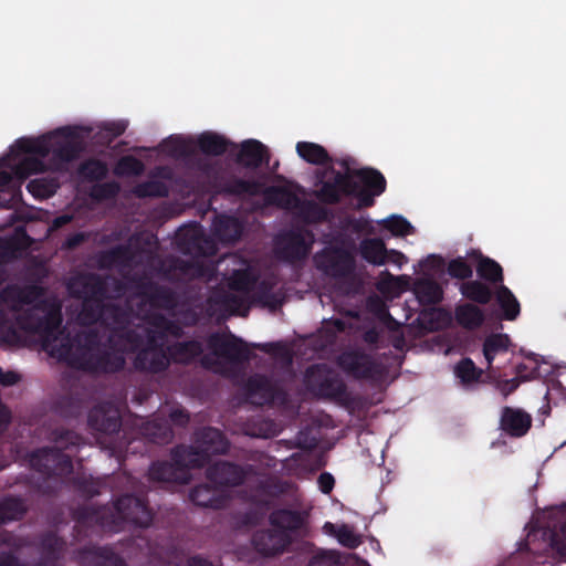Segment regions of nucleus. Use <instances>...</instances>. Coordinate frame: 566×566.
<instances>
[{
	"mask_svg": "<svg viewBox=\"0 0 566 566\" xmlns=\"http://www.w3.org/2000/svg\"><path fill=\"white\" fill-rule=\"evenodd\" d=\"M455 376L463 384H472L479 381L483 375V370L475 366L471 358H462L454 368Z\"/></svg>",
	"mask_w": 566,
	"mask_h": 566,
	"instance_id": "52",
	"label": "nucleus"
},
{
	"mask_svg": "<svg viewBox=\"0 0 566 566\" xmlns=\"http://www.w3.org/2000/svg\"><path fill=\"white\" fill-rule=\"evenodd\" d=\"M384 229L396 237H405L413 233L412 224L402 216L392 214L381 221Z\"/></svg>",
	"mask_w": 566,
	"mask_h": 566,
	"instance_id": "56",
	"label": "nucleus"
},
{
	"mask_svg": "<svg viewBox=\"0 0 566 566\" xmlns=\"http://www.w3.org/2000/svg\"><path fill=\"white\" fill-rule=\"evenodd\" d=\"M296 210L308 223H321L326 221L328 217L327 209L312 200H301V205Z\"/></svg>",
	"mask_w": 566,
	"mask_h": 566,
	"instance_id": "49",
	"label": "nucleus"
},
{
	"mask_svg": "<svg viewBox=\"0 0 566 566\" xmlns=\"http://www.w3.org/2000/svg\"><path fill=\"white\" fill-rule=\"evenodd\" d=\"M158 271L164 279L170 282L200 279L205 273V269L200 263L176 256L161 261Z\"/></svg>",
	"mask_w": 566,
	"mask_h": 566,
	"instance_id": "16",
	"label": "nucleus"
},
{
	"mask_svg": "<svg viewBox=\"0 0 566 566\" xmlns=\"http://www.w3.org/2000/svg\"><path fill=\"white\" fill-rule=\"evenodd\" d=\"M188 251H195L199 255H213L216 248L211 240L203 235L192 234L187 240V248Z\"/></svg>",
	"mask_w": 566,
	"mask_h": 566,
	"instance_id": "59",
	"label": "nucleus"
},
{
	"mask_svg": "<svg viewBox=\"0 0 566 566\" xmlns=\"http://www.w3.org/2000/svg\"><path fill=\"white\" fill-rule=\"evenodd\" d=\"M255 279L249 270H237L230 279L229 286L233 291L249 293L255 285Z\"/></svg>",
	"mask_w": 566,
	"mask_h": 566,
	"instance_id": "55",
	"label": "nucleus"
},
{
	"mask_svg": "<svg viewBox=\"0 0 566 566\" xmlns=\"http://www.w3.org/2000/svg\"><path fill=\"white\" fill-rule=\"evenodd\" d=\"M532 427V416L521 408L505 406L501 410L500 429L512 438L524 437Z\"/></svg>",
	"mask_w": 566,
	"mask_h": 566,
	"instance_id": "21",
	"label": "nucleus"
},
{
	"mask_svg": "<svg viewBox=\"0 0 566 566\" xmlns=\"http://www.w3.org/2000/svg\"><path fill=\"white\" fill-rule=\"evenodd\" d=\"M338 542L348 548H356L360 541L347 525H342L336 534Z\"/></svg>",
	"mask_w": 566,
	"mask_h": 566,
	"instance_id": "64",
	"label": "nucleus"
},
{
	"mask_svg": "<svg viewBox=\"0 0 566 566\" xmlns=\"http://www.w3.org/2000/svg\"><path fill=\"white\" fill-rule=\"evenodd\" d=\"M275 282L272 279H264L260 282L255 280L253 287V297L264 306L276 307L281 304L280 298L274 293Z\"/></svg>",
	"mask_w": 566,
	"mask_h": 566,
	"instance_id": "47",
	"label": "nucleus"
},
{
	"mask_svg": "<svg viewBox=\"0 0 566 566\" xmlns=\"http://www.w3.org/2000/svg\"><path fill=\"white\" fill-rule=\"evenodd\" d=\"M472 255L478 258L476 273L481 280L489 282L496 287L503 284L504 275L500 263L489 256L483 255L479 251H473Z\"/></svg>",
	"mask_w": 566,
	"mask_h": 566,
	"instance_id": "35",
	"label": "nucleus"
},
{
	"mask_svg": "<svg viewBox=\"0 0 566 566\" xmlns=\"http://www.w3.org/2000/svg\"><path fill=\"white\" fill-rule=\"evenodd\" d=\"M140 433L150 442L167 444L174 438V431L167 419L155 418L146 421L140 428Z\"/></svg>",
	"mask_w": 566,
	"mask_h": 566,
	"instance_id": "33",
	"label": "nucleus"
},
{
	"mask_svg": "<svg viewBox=\"0 0 566 566\" xmlns=\"http://www.w3.org/2000/svg\"><path fill=\"white\" fill-rule=\"evenodd\" d=\"M143 169L144 165L139 159L133 156H125L118 160L115 172L117 175H139Z\"/></svg>",
	"mask_w": 566,
	"mask_h": 566,
	"instance_id": "62",
	"label": "nucleus"
},
{
	"mask_svg": "<svg viewBox=\"0 0 566 566\" xmlns=\"http://www.w3.org/2000/svg\"><path fill=\"white\" fill-rule=\"evenodd\" d=\"M413 293L421 305H436L443 298L441 285L430 277L417 279L413 283Z\"/></svg>",
	"mask_w": 566,
	"mask_h": 566,
	"instance_id": "32",
	"label": "nucleus"
},
{
	"mask_svg": "<svg viewBox=\"0 0 566 566\" xmlns=\"http://www.w3.org/2000/svg\"><path fill=\"white\" fill-rule=\"evenodd\" d=\"M296 153L303 160L312 165L321 166L332 163L328 151L316 143L298 142L296 144Z\"/></svg>",
	"mask_w": 566,
	"mask_h": 566,
	"instance_id": "40",
	"label": "nucleus"
},
{
	"mask_svg": "<svg viewBox=\"0 0 566 566\" xmlns=\"http://www.w3.org/2000/svg\"><path fill=\"white\" fill-rule=\"evenodd\" d=\"M454 319L464 329L474 331L484 324L485 314L479 305L467 302L455 306Z\"/></svg>",
	"mask_w": 566,
	"mask_h": 566,
	"instance_id": "30",
	"label": "nucleus"
},
{
	"mask_svg": "<svg viewBox=\"0 0 566 566\" xmlns=\"http://www.w3.org/2000/svg\"><path fill=\"white\" fill-rule=\"evenodd\" d=\"M447 272L452 279L469 281L473 275L472 266L462 256L449 261Z\"/></svg>",
	"mask_w": 566,
	"mask_h": 566,
	"instance_id": "57",
	"label": "nucleus"
},
{
	"mask_svg": "<svg viewBox=\"0 0 566 566\" xmlns=\"http://www.w3.org/2000/svg\"><path fill=\"white\" fill-rule=\"evenodd\" d=\"M171 462L169 461H155L151 463L148 470L149 480L154 482H167L186 484L190 479L189 470L193 469L190 463L185 461H178L174 457V448L170 451Z\"/></svg>",
	"mask_w": 566,
	"mask_h": 566,
	"instance_id": "13",
	"label": "nucleus"
},
{
	"mask_svg": "<svg viewBox=\"0 0 566 566\" xmlns=\"http://www.w3.org/2000/svg\"><path fill=\"white\" fill-rule=\"evenodd\" d=\"M337 365L344 373L357 380L377 381L386 374L384 365L360 348L348 349L339 354Z\"/></svg>",
	"mask_w": 566,
	"mask_h": 566,
	"instance_id": "7",
	"label": "nucleus"
},
{
	"mask_svg": "<svg viewBox=\"0 0 566 566\" xmlns=\"http://www.w3.org/2000/svg\"><path fill=\"white\" fill-rule=\"evenodd\" d=\"M270 160L269 149L256 139L242 142L235 161L244 168L258 169L268 165Z\"/></svg>",
	"mask_w": 566,
	"mask_h": 566,
	"instance_id": "22",
	"label": "nucleus"
},
{
	"mask_svg": "<svg viewBox=\"0 0 566 566\" xmlns=\"http://www.w3.org/2000/svg\"><path fill=\"white\" fill-rule=\"evenodd\" d=\"M20 237L29 239L27 232L21 230L17 235L0 238V264L7 263L15 258L21 249Z\"/></svg>",
	"mask_w": 566,
	"mask_h": 566,
	"instance_id": "51",
	"label": "nucleus"
},
{
	"mask_svg": "<svg viewBox=\"0 0 566 566\" xmlns=\"http://www.w3.org/2000/svg\"><path fill=\"white\" fill-rule=\"evenodd\" d=\"M28 511L25 501L17 496H4L0 500V525L20 521Z\"/></svg>",
	"mask_w": 566,
	"mask_h": 566,
	"instance_id": "41",
	"label": "nucleus"
},
{
	"mask_svg": "<svg viewBox=\"0 0 566 566\" xmlns=\"http://www.w3.org/2000/svg\"><path fill=\"white\" fill-rule=\"evenodd\" d=\"M44 294V287L39 284H8L0 291V301L12 315V318H1L2 343H20V332H23L39 336L51 356L75 369L93 374H115L124 369L126 360L123 353L103 346L96 329H83L73 337H62L61 307L42 300Z\"/></svg>",
	"mask_w": 566,
	"mask_h": 566,
	"instance_id": "1",
	"label": "nucleus"
},
{
	"mask_svg": "<svg viewBox=\"0 0 566 566\" xmlns=\"http://www.w3.org/2000/svg\"><path fill=\"white\" fill-rule=\"evenodd\" d=\"M339 164L346 168V172L353 176V179L359 184L363 190L374 191L376 195H382L386 191L387 181L379 170L365 167L350 171L346 159L339 161Z\"/></svg>",
	"mask_w": 566,
	"mask_h": 566,
	"instance_id": "23",
	"label": "nucleus"
},
{
	"mask_svg": "<svg viewBox=\"0 0 566 566\" xmlns=\"http://www.w3.org/2000/svg\"><path fill=\"white\" fill-rule=\"evenodd\" d=\"M106 296L88 297L82 301L81 310L78 313V321L82 325L91 326L101 323L106 303Z\"/></svg>",
	"mask_w": 566,
	"mask_h": 566,
	"instance_id": "39",
	"label": "nucleus"
},
{
	"mask_svg": "<svg viewBox=\"0 0 566 566\" xmlns=\"http://www.w3.org/2000/svg\"><path fill=\"white\" fill-rule=\"evenodd\" d=\"M133 260V253L129 245L118 244L109 250L103 251L98 255V265L101 269H112L115 265H126Z\"/></svg>",
	"mask_w": 566,
	"mask_h": 566,
	"instance_id": "42",
	"label": "nucleus"
},
{
	"mask_svg": "<svg viewBox=\"0 0 566 566\" xmlns=\"http://www.w3.org/2000/svg\"><path fill=\"white\" fill-rule=\"evenodd\" d=\"M261 193L263 195L266 205L275 206L281 209L292 210L296 209L301 205L298 196L286 187H264L262 184Z\"/></svg>",
	"mask_w": 566,
	"mask_h": 566,
	"instance_id": "28",
	"label": "nucleus"
},
{
	"mask_svg": "<svg viewBox=\"0 0 566 566\" xmlns=\"http://www.w3.org/2000/svg\"><path fill=\"white\" fill-rule=\"evenodd\" d=\"M117 517L127 524L146 528L153 522V513L147 502L133 494H124L114 501Z\"/></svg>",
	"mask_w": 566,
	"mask_h": 566,
	"instance_id": "11",
	"label": "nucleus"
},
{
	"mask_svg": "<svg viewBox=\"0 0 566 566\" xmlns=\"http://www.w3.org/2000/svg\"><path fill=\"white\" fill-rule=\"evenodd\" d=\"M67 290L72 297L82 301L88 297L106 296L107 293L105 281L95 273H82L70 279Z\"/></svg>",
	"mask_w": 566,
	"mask_h": 566,
	"instance_id": "18",
	"label": "nucleus"
},
{
	"mask_svg": "<svg viewBox=\"0 0 566 566\" xmlns=\"http://www.w3.org/2000/svg\"><path fill=\"white\" fill-rule=\"evenodd\" d=\"M193 444H178L174 448V457L178 461H187L190 467H206L212 454H223L229 449V441L221 430L213 427L197 429L192 434Z\"/></svg>",
	"mask_w": 566,
	"mask_h": 566,
	"instance_id": "4",
	"label": "nucleus"
},
{
	"mask_svg": "<svg viewBox=\"0 0 566 566\" xmlns=\"http://www.w3.org/2000/svg\"><path fill=\"white\" fill-rule=\"evenodd\" d=\"M359 253L369 264L376 266L386 264L385 254H387V248L380 238L363 239L359 243Z\"/></svg>",
	"mask_w": 566,
	"mask_h": 566,
	"instance_id": "37",
	"label": "nucleus"
},
{
	"mask_svg": "<svg viewBox=\"0 0 566 566\" xmlns=\"http://www.w3.org/2000/svg\"><path fill=\"white\" fill-rule=\"evenodd\" d=\"M206 476L216 486H238L243 483L245 471L239 464L218 461L207 468Z\"/></svg>",
	"mask_w": 566,
	"mask_h": 566,
	"instance_id": "20",
	"label": "nucleus"
},
{
	"mask_svg": "<svg viewBox=\"0 0 566 566\" xmlns=\"http://www.w3.org/2000/svg\"><path fill=\"white\" fill-rule=\"evenodd\" d=\"M495 300L502 311V318L514 321L521 313V305L512 291L504 284L499 285L494 293Z\"/></svg>",
	"mask_w": 566,
	"mask_h": 566,
	"instance_id": "38",
	"label": "nucleus"
},
{
	"mask_svg": "<svg viewBox=\"0 0 566 566\" xmlns=\"http://www.w3.org/2000/svg\"><path fill=\"white\" fill-rule=\"evenodd\" d=\"M270 524L276 530L287 534L300 531L306 523V514L290 509H277L269 516Z\"/></svg>",
	"mask_w": 566,
	"mask_h": 566,
	"instance_id": "26",
	"label": "nucleus"
},
{
	"mask_svg": "<svg viewBox=\"0 0 566 566\" xmlns=\"http://www.w3.org/2000/svg\"><path fill=\"white\" fill-rule=\"evenodd\" d=\"M460 293L469 303L486 305L494 296L492 289L481 280H469L460 285Z\"/></svg>",
	"mask_w": 566,
	"mask_h": 566,
	"instance_id": "34",
	"label": "nucleus"
},
{
	"mask_svg": "<svg viewBox=\"0 0 566 566\" xmlns=\"http://www.w3.org/2000/svg\"><path fill=\"white\" fill-rule=\"evenodd\" d=\"M189 499L195 505L209 509H222L227 503V497L221 494L217 486L207 483L191 489Z\"/></svg>",
	"mask_w": 566,
	"mask_h": 566,
	"instance_id": "27",
	"label": "nucleus"
},
{
	"mask_svg": "<svg viewBox=\"0 0 566 566\" xmlns=\"http://www.w3.org/2000/svg\"><path fill=\"white\" fill-rule=\"evenodd\" d=\"M207 346L213 356L223 358L234 365L248 363L252 357L248 344L232 333L227 335L217 332L210 334L207 338Z\"/></svg>",
	"mask_w": 566,
	"mask_h": 566,
	"instance_id": "9",
	"label": "nucleus"
},
{
	"mask_svg": "<svg viewBox=\"0 0 566 566\" xmlns=\"http://www.w3.org/2000/svg\"><path fill=\"white\" fill-rule=\"evenodd\" d=\"M54 409L64 418H76L82 413L83 403L78 397L64 395L55 401Z\"/></svg>",
	"mask_w": 566,
	"mask_h": 566,
	"instance_id": "50",
	"label": "nucleus"
},
{
	"mask_svg": "<svg viewBox=\"0 0 566 566\" xmlns=\"http://www.w3.org/2000/svg\"><path fill=\"white\" fill-rule=\"evenodd\" d=\"M331 171L334 175L333 179L322 181L321 188L316 191V198L321 202L337 205L343 197H355L359 208H369L375 205V197L379 195L363 190L349 172L336 171L333 167H331Z\"/></svg>",
	"mask_w": 566,
	"mask_h": 566,
	"instance_id": "5",
	"label": "nucleus"
},
{
	"mask_svg": "<svg viewBox=\"0 0 566 566\" xmlns=\"http://www.w3.org/2000/svg\"><path fill=\"white\" fill-rule=\"evenodd\" d=\"M56 184L46 179H32L27 185L28 191L35 198H49L56 191Z\"/></svg>",
	"mask_w": 566,
	"mask_h": 566,
	"instance_id": "58",
	"label": "nucleus"
},
{
	"mask_svg": "<svg viewBox=\"0 0 566 566\" xmlns=\"http://www.w3.org/2000/svg\"><path fill=\"white\" fill-rule=\"evenodd\" d=\"M160 148L168 156L174 158H187L193 155V142L181 136L172 135L164 139Z\"/></svg>",
	"mask_w": 566,
	"mask_h": 566,
	"instance_id": "43",
	"label": "nucleus"
},
{
	"mask_svg": "<svg viewBox=\"0 0 566 566\" xmlns=\"http://www.w3.org/2000/svg\"><path fill=\"white\" fill-rule=\"evenodd\" d=\"M128 314L124 307L115 303H106L101 324L118 327L126 324Z\"/></svg>",
	"mask_w": 566,
	"mask_h": 566,
	"instance_id": "54",
	"label": "nucleus"
},
{
	"mask_svg": "<svg viewBox=\"0 0 566 566\" xmlns=\"http://www.w3.org/2000/svg\"><path fill=\"white\" fill-rule=\"evenodd\" d=\"M66 542L55 532L49 531L40 537V548L45 559L56 562L61 558Z\"/></svg>",
	"mask_w": 566,
	"mask_h": 566,
	"instance_id": "44",
	"label": "nucleus"
},
{
	"mask_svg": "<svg viewBox=\"0 0 566 566\" xmlns=\"http://www.w3.org/2000/svg\"><path fill=\"white\" fill-rule=\"evenodd\" d=\"M120 191V185L115 181L97 182L91 187L90 197L92 200L102 202L115 199Z\"/></svg>",
	"mask_w": 566,
	"mask_h": 566,
	"instance_id": "53",
	"label": "nucleus"
},
{
	"mask_svg": "<svg viewBox=\"0 0 566 566\" xmlns=\"http://www.w3.org/2000/svg\"><path fill=\"white\" fill-rule=\"evenodd\" d=\"M262 182L259 180H244L235 176L224 179L220 184V192L226 196H251L261 195Z\"/></svg>",
	"mask_w": 566,
	"mask_h": 566,
	"instance_id": "31",
	"label": "nucleus"
},
{
	"mask_svg": "<svg viewBox=\"0 0 566 566\" xmlns=\"http://www.w3.org/2000/svg\"><path fill=\"white\" fill-rule=\"evenodd\" d=\"M307 566H340V560L334 551H319L311 557Z\"/></svg>",
	"mask_w": 566,
	"mask_h": 566,
	"instance_id": "63",
	"label": "nucleus"
},
{
	"mask_svg": "<svg viewBox=\"0 0 566 566\" xmlns=\"http://www.w3.org/2000/svg\"><path fill=\"white\" fill-rule=\"evenodd\" d=\"M133 193L137 198H165L169 195V189L164 181L147 180L136 185Z\"/></svg>",
	"mask_w": 566,
	"mask_h": 566,
	"instance_id": "48",
	"label": "nucleus"
},
{
	"mask_svg": "<svg viewBox=\"0 0 566 566\" xmlns=\"http://www.w3.org/2000/svg\"><path fill=\"white\" fill-rule=\"evenodd\" d=\"M243 232V224L239 218L226 213L217 214L212 222V233L222 243L238 241Z\"/></svg>",
	"mask_w": 566,
	"mask_h": 566,
	"instance_id": "24",
	"label": "nucleus"
},
{
	"mask_svg": "<svg viewBox=\"0 0 566 566\" xmlns=\"http://www.w3.org/2000/svg\"><path fill=\"white\" fill-rule=\"evenodd\" d=\"M154 326L160 329V333H164V337L170 335L175 338H181L185 334L182 326L178 322L169 319L164 315H158L154 318Z\"/></svg>",
	"mask_w": 566,
	"mask_h": 566,
	"instance_id": "60",
	"label": "nucleus"
},
{
	"mask_svg": "<svg viewBox=\"0 0 566 566\" xmlns=\"http://www.w3.org/2000/svg\"><path fill=\"white\" fill-rule=\"evenodd\" d=\"M317 269L334 279H345L355 272L356 262L350 252L345 249H325L315 255Z\"/></svg>",
	"mask_w": 566,
	"mask_h": 566,
	"instance_id": "12",
	"label": "nucleus"
},
{
	"mask_svg": "<svg viewBox=\"0 0 566 566\" xmlns=\"http://www.w3.org/2000/svg\"><path fill=\"white\" fill-rule=\"evenodd\" d=\"M292 543L291 535L286 532L273 530H260L252 536L254 549L263 556H276L282 554Z\"/></svg>",
	"mask_w": 566,
	"mask_h": 566,
	"instance_id": "17",
	"label": "nucleus"
},
{
	"mask_svg": "<svg viewBox=\"0 0 566 566\" xmlns=\"http://www.w3.org/2000/svg\"><path fill=\"white\" fill-rule=\"evenodd\" d=\"M122 337L129 344L130 350L133 352H157L167 353V347L164 346V333L160 331L149 329L146 335V344L142 347L143 338L136 332L129 329L122 334Z\"/></svg>",
	"mask_w": 566,
	"mask_h": 566,
	"instance_id": "29",
	"label": "nucleus"
},
{
	"mask_svg": "<svg viewBox=\"0 0 566 566\" xmlns=\"http://www.w3.org/2000/svg\"><path fill=\"white\" fill-rule=\"evenodd\" d=\"M108 174V167L106 163L90 158L80 164L77 168V175L87 181H101L106 178Z\"/></svg>",
	"mask_w": 566,
	"mask_h": 566,
	"instance_id": "46",
	"label": "nucleus"
},
{
	"mask_svg": "<svg viewBox=\"0 0 566 566\" xmlns=\"http://www.w3.org/2000/svg\"><path fill=\"white\" fill-rule=\"evenodd\" d=\"M169 361L179 365H190L197 358L205 368H211L214 359L210 355H203L202 343L197 339L175 342L167 346Z\"/></svg>",
	"mask_w": 566,
	"mask_h": 566,
	"instance_id": "14",
	"label": "nucleus"
},
{
	"mask_svg": "<svg viewBox=\"0 0 566 566\" xmlns=\"http://www.w3.org/2000/svg\"><path fill=\"white\" fill-rule=\"evenodd\" d=\"M511 339L506 334H492L483 343V355L488 361V368H491L495 356L505 353L509 349Z\"/></svg>",
	"mask_w": 566,
	"mask_h": 566,
	"instance_id": "45",
	"label": "nucleus"
},
{
	"mask_svg": "<svg viewBox=\"0 0 566 566\" xmlns=\"http://www.w3.org/2000/svg\"><path fill=\"white\" fill-rule=\"evenodd\" d=\"M305 385L318 398L331 399L347 407L355 401L344 380L325 364H315L306 369Z\"/></svg>",
	"mask_w": 566,
	"mask_h": 566,
	"instance_id": "6",
	"label": "nucleus"
},
{
	"mask_svg": "<svg viewBox=\"0 0 566 566\" xmlns=\"http://www.w3.org/2000/svg\"><path fill=\"white\" fill-rule=\"evenodd\" d=\"M77 562L81 566H127L126 560L108 545L81 548Z\"/></svg>",
	"mask_w": 566,
	"mask_h": 566,
	"instance_id": "19",
	"label": "nucleus"
},
{
	"mask_svg": "<svg viewBox=\"0 0 566 566\" xmlns=\"http://www.w3.org/2000/svg\"><path fill=\"white\" fill-rule=\"evenodd\" d=\"M88 427L103 434L118 433L122 427L119 409L112 402H102L88 412Z\"/></svg>",
	"mask_w": 566,
	"mask_h": 566,
	"instance_id": "15",
	"label": "nucleus"
},
{
	"mask_svg": "<svg viewBox=\"0 0 566 566\" xmlns=\"http://www.w3.org/2000/svg\"><path fill=\"white\" fill-rule=\"evenodd\" d=\"M247 394L254 396L261 394L263 396H270L272 387L266 377L261 375L252 376L245 384Z\"/></svg>",
	"mask_w": 566,
	"mask_h": 566,
	"instance_id": "61",
	"label": "nucleus"
},
{
	"mask_svg": "<svg viewBox=\"0 0 566 566\" xmlns=\"http://www.w3.org/2000/svg\"><path fill=\"white\" fill-rule=\"evenodd\" d=\"M133 366L139 373L156 375L166 371L170 366V361L168 354L160 350L136 352Z\"/></svg>",
	"mask_w": 566,
	"mask_h": 566,
	"instance_id": "25",
	"label": "nucleus"
},
{
	"mask_svg": "<svg viewBox=\"0 0 566 566\" xmlns=\"http://www.w3.org/2000/svg\"><path fill=\"white\" fill-rule=\"evenodd\" d=\"M314 243L312 231L290 230L275 240V254L279 260L296 263L305 260Z\"/></svg>",
	"mask_w": 566,
	"mask_h": 566,
	"instance_id": "8",
	"label": "nucleus"
},
{
	"mask_svg": "<svg viewBox=\"0 0 566 566\" xmlns=\"http://www.w3.org/2000/svg\"><path fill=\"white\" fill-rule=\"evenodd\" d=\"M135 294L145 300L151 307L159 310H175L178 305L177 293L165 285H160L145 275H135L130 279Z\"/></svg>",
	"mask_w": 566,
	"mask_h": 566,
	"instance_id": "10",
	"label": "nucleus"
},
{
	"mask_svg": "<svg viewBox=\"0 0 566 566\" xmlns=\"http://www.w3.org/2000/svg\"><path fill=\"white\" fill-rule=\"evenodd\" d=\"M52 434L53 441L59 447H44L33 451L30 455V465L48 479H62L73 472L72 459L63 452V449L80 446L82 437L66 429L54 430Z\"/></svg>",
	"mask_w": 566,
	"mask_h": 566,
	"instance_id": "3",
	"label": "nucleus"
},
{
	"mask_svg": "<svg viewBox=\"0 0 566 566\" xmlns=\"http://www.w3.org/2000/svg\"><path fill=\"white\" fill-rule=\"evenodd\" d=\"M196 144L202 154L209 156H221L228 150L229 146H234V144L224 136L212 132L200 134Z\"/></svg>",
	"mask_w": 566,
	"mask_h": 566,
	"instance_id": "36",
	"label": "nucleus"
},
{
	"mask_svg": "<svg viewBox=\"0 0 566 566\" xmlns=\"http://www.w3.org/2000/svg\"><path fill=\"white\" fill-rule=\"evenodd\" d=\"M84 147L71 127H61L39 138L21 137L10 147V157L15 160L21 155H31L13 165L12 174L23 181L29 176L45 170L63 171L76 160Z\"/></svg>",
	"mask_w": 566,
	"mask_h": 566,
	"instance_id": "2",
	"label": "nucleus"
}]
</instances>
